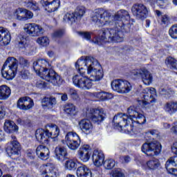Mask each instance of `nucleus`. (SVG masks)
Listing matches in <instances>:
<instances>
[{"instance_id":"37998d69","label":"nucleus","mask_w":177,"mask_h":177,"mask_svg":"<svg viewBox=\"0 0 177 177\" xmlns=\"http://www.w3.org/2000/svg\"><path fill=\"white\" fill-rule=\"evenodd\" d=\"M169 35L174 39H177V24L172 26L169 30Z\"/></svg>"},{"instance_id":"423d86ee","label":"nucleus","mask_w":177,"mask_h":177,"mask_svg":"<svg viewBox=\"0 0 177 177\" xmlns=\"http://www.w3.org/2000/svg\"><path fill=\"white\" fill-rule=\"evenodd\" d=\"M154 96H156V89L154 88H147L142 90L140 97L138 100L139 105L146 107L148 104L154 103L156 102Z\"/></svg>"},{"instance_id":"9d476101","label":"nucleus","mask_w":177,"mask_h":177,"mask_svg":"<svg viewBox=\"0 0 177 177\" xmlns=\"http://www.w3.org/2000/svg\"><path fill=\"white\" fill-rule=\"evenodd\" d=\"M132 74L136 77L141 78L144 85L149 86V85L153 83V74L146 68L135 69L132 71Z\"/></svg>"},{"instance_id":"f257e3e1","label":"nucleus","mask_w":177,"mask_h":177,"mask_svg":"<svg viewBox=\"0 0 177 177\" xmlns=\"http://www.w3.org/2000/svg\"><path fill=\"white\" fill-rule=\"evenodd\" d=\"M131 17L128 11L120 10L117 12L115 16L105 11L103 9L95 10L92 15L91 20L98 27L103 26H113L115 24L116 28H108L102 30L101 35L93 39V42L97 45H103L106 42H124V30L128 32L129 26L124 24V20L129 21Z\"/></svg>"},{"instance_id":"0e129e2a","label":"nucleus","mask_w":177,"mask_h":177,"mask_svg":"<svg viewBox=\"0 0 177 177\" xmlns=\"http://www.w3.org/2000/svg\"><path fill=\"white\" fill-rule=\"evenodd\" d=\"M160 95H168V90L166 88H160Z\"/></svg>"},{"instance_id":"473e14b6","label":"nucleus","mask_w":177,"mask_h":177,"mask_svg":"<svg viewBox=\"0 0 177 177\" xmlns=\"http://www.w3.org/2000/svg\"><path fill=\"white\" fill-rule=\"evenodd\" d=\"M78 165L77 160L74 159H68L64 163V168L66 171H74L77 169Z\"/></svg>"},{"instance_id":"680f3d73","label":"nucleus","mask_w":177,"mask_h":177,"mask_svg":"<svg viewBox=\"0 0 177 177\" xmlns=\"http://www.w3.org/2000/svg\"><path fill=\"white\" fill-rule=\"evenodd\" d=\"M61 95H62V96H61V100H62L63 102H66V100H68V97L67 94L64 93V94H61Z\"/></svg>"},{"instance_id":"774afa93","label":"nucleus","mask_w":177,"mask_h":177,"mask_svg":"<svg viewBox=\"0 0 177 177\" xmlns=\"http://www.w3.org/2000/svg\"><path fill=\"white\" fill-rule=\"evenodd\" d=\"M24 120H25L24 125H26L27 126V125H30V124H31V120H30L28 119V118H24Z\"/></svg>"},{"instance_id":"a878e982","label":"nucleus","mask_w":177,"mask_h":177,"mask_svg":"<svg viewBox=\"0 0 177 177\" xmlns=\"http://www.w3.org/2000/svg\"><path fill=\"white\" fill-rule=\"evenodd\" d=\"M90 96L91 97H95L96 99H99V100H100L101 102H104L105 100H110V99H113V94L107 93L106 91L91 93Z\"/></svg>"},{"instance_id":"aec40b11","label":"nucleus","mask_w":177,"mask_h":177,"mask_svg":"<svg viewBox=\"0 0 177 177\" xmlns=\"http://www.w3.org/2000/svg\"><path fill=\"white\" fill-rule=\"evenodd\" d=\"M10 32L6 28L0 27V45L6 46L10 44Z\"/></svg>"},{"instance_id":"9b49d317","label":"nucleus","mask_w":177,"mask_h":177,"mask_svg":"<svg viewBox=\"0 0 177 177\" xmlns=\"http://www.w3.org/2000/svg\"><path fill=\"white\" fill-rule=\"evenodd\" d=\"M24 31L30 37H39V35H42L45 32L44 28L35 23L25 24Z\"/></svg>"},{"instance_id":"6e6552de","label":"nucleus","mask_w":177,"mask_h":177,"mask_svg":"<svg viewBox=\"0 0 177 177\" xmlns=\"http://www.w3.org/2000/svg\"><path fill=\"white\" fill-rule=\"evenodd\" d=\"M111 88L118 93L125 94L129 93L132 91V84L127 80L118 79L112 81Z\"/></svg>"},{"instance_id":"0eeeda50","label":"nucleus","mask_w":177,"mask_h":177,"mask_svg":"<svg viewBox=\"0 0 177 177\" xmlns=\"http://www.w3.org/2000/svg\"><path fill=\"white\" fill-rule=\"evenodd\" d=\"M141 150L147 156H158L161 153V144L157 140L145 142L142 145Z\"/></svg>"},{"instance_id":"49530a36","label":"nucleus","mask_w":177,"mask_h":177,"mask_svg":"<svg viewBox=\"0 0 177 177\" xmlns=\"http://www.w3.org/2000/svg\"><path fill=\"white\" fill-rule=\"evenodd\" d=\"M32 17H34L32 12L25 8L24 21H26V20H30L32 19Z\"/></svg>"},{"instance_id":"4468645a","label":"nucleus","mask_w":177,"mask_h":177,"mask_svg":"<svg viewBox=\"0 0 177 177\" xmlns=\"http://www.w3.org/2000/svg\"><path fill=\"white\" fill-rule=\"evenodd\" d=\"M92 156V149L88 145H83L77 151V157L82 162H88Z\"/></svg>"},{"instance_id":"8fccbe9b","label":"nucleus","mask_w":177,"mask_h":177,"mask_svg":"<svg viewBox=\"0 0 177 177\" xmlns=\"http://www.w3.org/2000/svg\"><path fill=\"white\" fill-rule=\"evenodd\" d=\"M17 62V66H19V64L23 66V67H26V66L28 65V61L24 57H19Z\"/></svg>"},{"instance_id":"864d4df0","label":"nucleus","mask_w":177,"mask_h":177,"mask_svg":"<svg viewBox=\"0 0 177 177\" xmlns=\"http://www.w3.org/2000/svg\"><path fill=\"white\" fill-rule=\"evenodd\" d=\"M169 20V18L168 17V15H165L161 17L162 24H167V23H168Z\"/></svg>"},{"instance_id":"2eb2a0df","label":"nucleus","mask_w":177,"mask_h":177,"mask_svg":"<svg viewBox=\"0 0 177 177\" xmlns=\"http://www.w3.org/2000/svg\"><path fill=\"white\" fill-rule=\"evenodd\" d=\"M20 150H21V147L20 143L17 141L16 136H11V141L10 145L6 149V152L8 154H13L14 156H19L20 154Z\"/></svg>"},{"instance_id":"09e8293b","label":"nucleus","mask_w":177,"mask_h":177,"mask_svg":"<svg viewBox=\"0 0 177 177\" xmlns=\"http://www.w3.org/2000/svg\"><path fill=\"white\" fill-rule=\"evenodd\" d=\"M77 34H79L80 37H82V38H84L87 41H89V39H91V33L88 32H78Z\"/></svg>"},{"instance_id":"c756f323","label":"nucleus","mask_w":177,"mask_h":177,"mask_svg":"<svg viewBox=\"0 0 177 177\" xmlns=\"http://www.w3.org/2000/svg\"><path fill=\"white\" fill-rule=\"evenodd\" d=\"M12 91L10 88L6 85L0 86V100H7L10 97Z\"/></svg>"},{"instance_id":"2f4dec72","label":"nucleus","mask_w":177,"mask_h":177,"mask_svg":"<svg viewBox=\"0 0 177 177\" xmlns=\"http://www.w3.org/2000/svg\"><path fill=\"white\" fill-rule=\"evenodd\" d=\"M41 104L43 107H47V109H53V106H56V97H50L42 99Z\"/></svg>"},{"instance_id":"6ab92c4d","label":"nucleus","mask_w":177,"mask_h":177,"mask_svg":"<svg viewBox=\"0 0 177 177\" xmlns=\"http://www.w3.org/2000/svg\"><path fill=\"white\" fill-rule=\"evenodd\" d=\"M165 167L169 174L177 176V156L169 158L166 162Z\"/></svg>"},{"instance_id":"dca6fc26","label":"nucleus","mask_w":177,"mask_h":177,"mask_svg":"<svg viewBox=\"0 0 177 177\" xmlns=\"http://www.w3.org/2000/svg\"><path fill=\"white\" fill-rule=\"evenodd\" d=\"M40 172L43 177H57L56 167L52 163H47L40 167Z\"/></svg>"},{"instance_id":"a18cd8bd","label":"nucleus","mask_w":177,"mask_h":177,"mask_svg":"<svg viewBox=\"0 0 177 177\" xmlns=\"http://www.w3.org/2000/svg\"><path fill=\"white\" fill-rule=\"evenodd\" d=\"M145 138H151V136H154L158 135V131L156 129H151L145 133Z\"/></svg>"},{"instance_id":"f3484780","label":"nucleus","mask_w":177,"mask_h":177,"mask_svg":"<svg viewBox=\"0 0 177 177\" xmlns=\"http://www.w3.org/2000/svg\"><path fill=\"white\" fill-rule=\"evenodd\" d=\"M17 107L19 110H30L34 107V100L29 97H21L18 100Z\"/></svg>"},{"instance_id":"f8f14e48","label":"nucleus","mask_w":177,"mask_h":177,"mask_svg":"<svg viewBox=\"0 0 177 177\" xmlns=\"http://www.w3.org/2000/svg\"><path fill=\"white\" fill-rule=\"evenodd\" d=\"M86 117L91 118L93 122L100 124L104 120L106 113L103 109H90L87 110Z\"/></svg>"},{"instance_id":"a211bd4d","label":"nucleus","mask_w":177,"mask_h":177,"mask_svg":"<svg viewBox=\"0 0 177 177\" xmlns=\"http://www.w3.org/2000/svg\"><path fill=\"white\" fill-rule=\"evenodd\" d=\"M41 2L49 13L56 12L60 8V0H41Z\"/></svg>"},{"instance_id":"1a4fd4ad","label":"nucleus","mask_w":177,"mask_h":177,"mask_svg":"<svg viewBox=\"0 0 177 177\" xmlns=\"http://www.w3.org/2000/svg\"><path fill=\"white\" fill-rule=\"evenodd\" d=\"M66 145L70 150L75 151L81 146V138L75 132L70 131L65 136Z\"/></svg>"},{"instance_id":"393cba45","label":"nucleus","mask_w":177,"mask_h":177,"mask_svg":"<svg viewBox=\"0 0 177 177\" xmlns=\"http://www.w3.org/2000/svg\"><path fill=\"white\" fill-rule=\"evenodd\" d=\"M3 130L7 133H15L19 132V126L11 120H6L3 124Z\"/></svg>"},{"instance_id":"e2e57ef3","label":"nucleus","mask_w":177,"mask_h":177,"mask_svg":"<svg viewBox=\"0 0 177 177\" xmlns=\"http://www.w3.org/2000/svg\"><path fill=\"white\" fill-rule=\"evenodd\" d=\"M5 139V132L3 131L0 130V142H2Z\"/></svg>"},{"instance_id":"ddd939ff","label":"nucleus","mask_w":177,"mask_h":177,"mask_svg":"<svg viewBox=\"0 0 177 177\" xmlns=\"http://www.w3.org/2000/svg\"><path fill=\"white\" fill-rule=\"evenodd\" d=\"M131 11L133 16H136L137 19H146L149 15L147 7L142 3H138L133 6Z\"/></svg>"},{"instance_id":"f704fd0d","label":"nucleus","mask_w":177,"mask_h":177,"mask_svg":"<svg viewBox=\"0 0 177 177\" xmlns=\"http://www.w3.org/2000/svg\"><path fill=\"white\" fill-rule=\"evenodd\" d=\"M64 111L69 115H75V105L73 104H66L65 105H64Z\"/></svg>"},{"instance_id":"4be33fe9","label":"nucleus","mask_w":177,"mask_h":177,"mask_svg":"<svg viewBox=\"0 0 177 177\" xmlns=\"http://www.w3.org/2000/svg\"><path fill=\"white\" fill-rule=\"evenodd\" d=\"M92 159L95 167H102V165L104 164V154L100 150H94Z\"/></svg>"},{"instance_id":"cd10ccee","label":"nucleus","mask_w":177,"mask_h":177,"mask_svg":"<svg viewBox=\"0 0 177 177\" xmlns=\"http://www.w3.org/2000/svg\"><path fill=\"white\" fill-rule=\"evenodd\" d=\"M55 154L58 161H64V158L67 157V148L63 146H57L55 149Z\"/></svg>"},{"instance_id":"b1692460","label":"nucleus","mask_w":177,"mask_h":177,"mask_svg":"<svg viewBox=\"0 0 177 177\" xmlns=\"http://www.w3.org/2000/svg\"><path fill=\"white\" fill-rule=\"evenodd\" d=\"M35 138L40 143H48L49 136H48V129H39L35 131Z\"/></svg>"},{"instance_id":"72a5a7b5","label":"nucleus","mask_w":177,"mask_h":177,"mask_svg":"<svg viewBox=\"0 0 177 177\" xmlns=\"http://www.w3.org/2000/svg\"><path fill=\"white\" fill-rule=\"evenodd\" d=\"M85 12H86V9L84 6H80L77 7L75 13H73L76 20H80L81 17L85 15Z\"/></svg>"},{"instance_id":"412c9836","label":"nucleus","mask_w":177,"mask_h":177,"mask_svg":"<svg viewBox=\"0 0 177 177\" xmlns=\"http://www.w3.org/2000/svg\"><path fill=\"white\" fill-rule=\"evenodd\" d=\"M36 154L38 158L43 160V161H46V160H49L50 151L46 146L39 145L36 149Z\"/></svg>"},{"instance_id":"6e6d98bb","label":"nucleus","mask_w":177,"mask_h":177,"mask_svg":"<svg viewBox=\"0 0 177 177\" xmlns=\"http://www.w3.org/2000/svg\"><path fill=\"white\" fill-rule=\"evenodd\" d=\"M69 93L71 96H73V97H77V96H78V93H77V91L74 90V88H71L69 90Z\"/></svg>"},{"instance_id":"7ed1b4c3","label":"nucleus","mask_w":177,"mask_h":177,"mask_svg":"<svg viewBox=\"0 0 177 177\" xmlns=\"http://www.w3.org/2000/svg\"><path fill=\"white\" fill-rule=\"evenodd\" d=\"M127 114L118 113L115 115L113 120V124L115 128L121 131L122 127H127V132H133V127L136 125L146 124V117L140 112L139 109L135 106H130L127 109Z\"/></svg>"},{"instance_id":"69168bd1","label":"nucleus","mask_w":177,"mask_h":177,"mask_svg":"<svg viewBox=\"0 0 177 177\" xmlns=\"http://www.w3.org/2000/svg\"><path fill=\"white\" fill-rule=\"evenodd\" d=\"M167 96H172L173 95H175V91H174L172 89H168L167 90V94H166Z\"/></svg>"},{"instance_id":"3c124183","label":"nucleus","mask_w":177,"mask_h":177,"mask_svg":"<svg viewBox=\"0 0 177 177\" xmlns=\"http://www.w3.org/2000/svg\"><path fill=\"white\" fill-rule=\"evenodd\" d=\"M37 88H39V89H44L46 88V82L43 80H38L36 83Z\"/></svg>"},{"instance_id":"5fc2aeb1","label":"nucleus","mask_w":177,"mask_h":177,"mask_svg":"<svg viewBox=\"0 0 177 177\" xmlns=\"http://www.w3.org/2000/svg\"><path fill=\"white\" fill-rule=\"evenodd\" d=\"M122 162L127 163L131 161V158L129 156H122L120 157Z\"/></svg>"},{"instance_id":"bb28decb","label":"nucleus","mask_w":177,"mask_h":177,"mask_svg":"<svg viewBox=\"0 0 177 177\" xmlns=\"http://www.w3.org/2000/svg\"><path fill=\"white\" fill-rule=\"evenodd\" d=\"M79 127L80 129L84 132V133H91L92 129H93V126L91 122V120L88 119H83L79 122Z\"/></svg>"},{"instance_id":"13d9d810","label":"nucleus","mask_w":177,"mask_h":177,"mask_svg":"<svg viewBox=\"0 0 177 177\" xmlns=\"http://www.w3.org/2000/svg\"><path fill=\"white\" fill-rule=\"evenodd\" d=\"M171 151L174 153V154H177V142H174L173 144V146L171 147Z\"/></svg>"},{"instance_id":"4d7b16f0","label":"nucleus","mask_w":177,"mask_h":177,"mask_svg":"<svg viewBox=\"0 0 177 177\" xmlns=\"http://www.w3.org/2000/svg\"><path fill=\"white\" fill-rule=\"evenodd\" d=\"M6 113L5 110L2 106H0V120H3V117H5Z\"/></svg>"},{"instance_id":"603ef678","label":"nucleus","mask_w":177,"mask_h":177,"mask_svg":"<svg viewBox=\"0 0 177 177\" xmlns=\"http://www.w3.org/2000/svg\"><path fill=\"white\" fill-rule=\"evenodd\" d=\"M63 34H64V30H56L53 34V38H60V37H63Z\"/></svg>"},{"instance_id":"e433bc0d","label":"nucleus","mask_w":177,"mask_h":177,"mask_svg":"<svg viewBox=\"0 0 177 177\" xmlns=\"http://www.w3.org/2000/svg\"><path fill=\"white\" fill-rule=\"evenodd\" d=\"M165 63L168 67L177 71V60L175 58L169 57L166 59Z\"/></svg>"},{"instance_id":"052dcab7","label":"nucleus","mask_w":177,"mask_h":177,"mask_svg":"<svg viewBox=\"0 0 177 177\" xmlns=\"http://www.w3.org/2000/svg\"><path fill=\"white\" fill-rule=\"evenodd\" d=\"M171 132H173V133H177V122L174 123V126L171 129Z\"/></svg>"},{"instance_id":"79ce46f5","label":"nucleus","mask_w":177,"mask_h":177,"mask_svg":"<svg viewBox=\"0 0 177 177\" xmlns=\"http://www.w3.org/2000/svg\"><path fill=\"white\" fill-rule=\"evenodd\" d=\"M147 166L149 169H156L160 167V162L157 159L149 160L147 162Z\"/></svg>"},{"instance_id":"5701e85b","label":"nucleus","mask_w":177,"mask_h":177,"mask_svg":"<svg viewBox=\"0 0 177 177\" xmlns=\"http://www.w3.org/2000/svg\"><path fill=\"white\" fill-rule=\"evenodd\" d=\"M45 128H47L48 139H56L60 133V129L56 124H48Z\"/></svg>"},{"instance_id":"bf43d9fd","label":"nucleus","mask_w":177,"mask_h":177,"mask_svg":"<svg viewBox=\"0 0 177 177\" xmlns=\"http://www.w3.org/2000/svg\"><path fill=\"white\" fill-rule=\"evenodd\" d=\"M27 121V119L24 118H18L17 120V124H19L20 125H24V122Z\"/></svg>"},{"instance_id":"4c0bfd02","label":"nucleus","mask_w":177,"mask_h":177,"mask_svg":"<svg viewBox=\"0 0 177 177\" xmlns=\"http://www.w3.org/2000/svg\"><path fill=\"white\" fill-rule=\"evenodd\" d=\"M25 8H18L14 13L15 17L17 20L24 21Z\"/></svg>"},{"instance_id":"39448f33","label":"nucleus","mask_w":177,"mask_h":177,"mask_svg":"<svg viewBox=\"0 0 177 177\" xmlns=\"http://www.w3.org/2000/svg\"><path fill=\"white\" fill-rule=\"evenodd\" d=\"M17 59L13 57H10L6 59L1 68L3 78L8 81L15 78L16 73H17Z\"/></svg>"},{"instance_id":"7c9ffc66","label":"nucleus","mask_w":177,"mask_h":177,"mask_svg":"<svg viewBox=\"0 0 177 177\" xmlns=\"http://www.w3.org/2000/svg\"><path fill=\"white\" fill-rule=\"evenodd\" d=\"M164 110L168 114H174L177 111V102L171 101L166 103L164 106Z\"/></svg>"},{"instance_id":"ea45409f","label":"nucleus","mask_w":177,"mask_h":177,"mask_svg":"<svg viewBox=\"0 0 177 177\" xmlns=\"http://www.w3.org/2000/svg\"><path fill=\"white\" fill-rule=\"evenodd\" d=\"M103 165L105 169H113L115 167V160L111 158L106 159L104 161Z\"/></svg>"},{"instance_id":"338daca9","label":"nucleus","mask_w":177,"mask_h":177,"mask_svg":"<svg viewBox=\"0 0 177 177\" xmlns=\"http://www.w3.org/2000/svg\"><path fill=\"white\" fill-rule=\"evenodd\" d=\"M27 156L29 157V158H34V152L32 151H28L27 153Z\"/></svg>"},{"instance_id":"a19ab883","label":"nucleus","mask_w":177,"mask_h":177,"mask_svg":"<svg viewBox=\"0 0 177 177\" xmlns=\"http://www.w3.org/2000/svg\"><path fill=\"white\" fill-rule=\"evenodd\" d=\"M25 6L28 8V9H31V10H39V7L38 6V3L34 1H28L25 3Z\"/></svg>"},{"instance_id":"c85d7f7f","label":"nucleus","mask_w":177,"mask_h":177,"mask_svg":"<svg viewBox=\"0 0 177 177\" xmlns=\"http://www.w3.org/2000/svg\"><path fill=\"white\" fill-rule=\"evenodd\" d=\"M77 177H92V171L86 165H83L77 169Z\"/></svg>"},{"instance_id":"f03ea898","label":"nucleus","mask_w":177,"mask_h":177,"mask_svg":"<svg viewBox=\"0 0 177 177\" xmlns=\"http://www.w3.org/2000/svg\"><path fill=\"white\" fill-rule=\"evenodd\" d=\"M75 68L80 75L86 73L89 75L80 76L78 75L73 77V82L77 88L88 91L92 88L93 83L100 81L103 78V71L97 59L91 56L81 57L75 63Z\"/></svg>"},{"instance_id":"de8ad7c7","label":"nucleus","mask_w":177,"mask_h":177,"mask_svg":"<svg viewBox=\"0 0 177 177\" xmlns=\"http://www.w3.org/2000/svg\"><path fill=\"white\" fill-rule=\"evenodd\" d=\"M27 44V39L24 37H21L19 41L18 47L19 48H26V44Z\"/></svg>"},{"instance_id":"c9c22d12","label":"nucleus","mask_w":177,"mask_h":177,"mask_svg":"<svg viewBox=\"0 0 177 177\" xmlns=\"http://www.w3.org/2000/svg\"><path fill=\"white\" fill-rule=\"evenodd\" d=\"M77 19L74 13L67 12L64 15L63 21L64 23H75Z\"/></svg>"},{"instance_id":"20e7f679","label":"nucleus","mask_w":177,"mask_h":177,"mask_svg":"<svg viewBox=\"0 0 177 177\" xmlns=\"http://www.w3.org/2000/svg\"><path fill=\"white\" fill-rule=\"evenodd\" d=\"M32 68L39 77L50 82L53 85H62L63 79L55 71L52 65L45 59H37L32 63Z\"/></svg>"},{"instance_id":"c03bdc74","label":"nucleus","mask_w":177,"mask_h":177,"mask_svg":"<svg viewBox=\"0 0 177 177\" xmlns=\"http://www.w3.org/2000/svg\"><path fill=\"white\" fill-rule=\"evenodd\" d=\"M110 175L112 177H125V174L118 169L112 170Z\"/></svg>"},{"instance_id":"58836bf2","label":"nucleus","mask_w":177,"mask_h":177,"mask_svg":"<svg viewBox=\"0 0 177 177\" xmlns=\"http://www.w3.org/2000/svg\"><path fill=\"white\" fill-rule=\"evenodd\" d=\"M36 42L41 46H48L50 41L49 40V37L46 36H43L37 38Z\"/></svg>"}]
</instances>
